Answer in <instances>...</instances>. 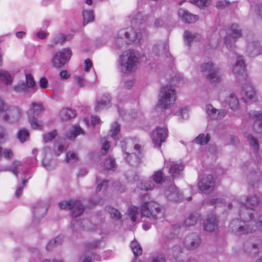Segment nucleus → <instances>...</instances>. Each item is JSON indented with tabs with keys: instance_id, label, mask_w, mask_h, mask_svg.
Returning a JSON list of instances; mask_svg holds the SVG:
<instances>
[{
	"instance_id": "f257e3e1",
	"label": "nucleus",
	"mask_w": 262,
	"mask_h": 262,
	"mask_svg": "<svg viewBox=\"0 0 262 262\" xmlns=\"http://www.w3.org/2000/svg\"><path fill=\"white\" fill-rule=\"evenodd\" d=\"M233 203H238L242 207L239 211V219L233 220L229 225L230 228L237 235L252 233L258 229L262 230V214H253L250 212L259 203V199L256 195L243 196L239 199H234Z\"/></svg>"
},
{
	"instance_id": "f03ea898",
	"label": "nucleus",
	"mask_w": 262,
	"mask_h": 262,
	"mask_svg": "<svg viewBox=\"0 0 262 262\" xmlns=\"http://www.w3.org/2000/svg\"><path fill=\"white\" fill-rule=\"evenodd\" d=\"M131 27L120 30L114 39L115 48H120L126 44H139L142 34H146L145 27L148 17L143 13L139 12L130 16Z\"/></svg>"
},
{
	"instance_id": "7ed1b4c3",
	"label": "nucleus",
	"mask_w": 262,
	"mask_h": 262,
	"mask_svg": "<svg viewBox=\"0 0 262 262\" xmlns=\"http://www.w3.org/2000/svg\"><path fill=\"white\" fill-rule=\"evenodd\" d=\"M144 56L138 51L127 50L119 56L118 67L123 73L131 72L137 69Z\"/></svg>"
},
{
	"instance_id": "20e7f679",
	"label": "nucleus",
	"mask_w": 262,
	"mask_h": 262,
	"mask_svg": "<svg viewBox=\"0 0 262 262\" xmlns=\"http://www.w3.org/2000/svg\"><path fill=\"white\" fill-rule=\"evenodd\" d=\"M136 138H127L121 141L123 151L126 155V162L133 166H138L140 162L141 146Z\"/></svg>"
},
{
	"instance_id": "39448f33",
	"label": "nucleus",
	"mask_w": 262,
	"mask_h": 262,
	"mask_svg": "<svg viewBox=\"0 0 262 262\" xmlns=\"http://www.w3.org/2000/svg\"><path fill=\"white\" fill-rule=\"evenodd\" d=\"M140 213L142 216L152 220L161 219L164 215L160 205L153 201L143 202L140 206Z\"/></svg>"
},
{
	"instance_id": "423d86ee",
	"label": "nucleus",
	"mask_w": 262,
	"mask_h": 262,
	"mask_svg": "<svg viewBox=\"0 0 262 262\" xmlns=\"http://www.w3.org/2000/svg\"><path fill=\"white\" fill-rule=\"evenodd\" d=\"M158 106L166 110L170 108L176 99V92L170 85L163 86L160 91Z\"/></svg>"
},
{
	"instance_id": "0eeeda50",
	"label": "nucleus",
	"mask_w": 262,
	"mask_h": 262,
	"mask_svg": "<svg viewBox=\"0 0 262 262\" xmlns=\"http://www.w3.org/2000/svg\"><path fill=\"white\" fill-rule=\"evenodd\" d=\"M44 110V106L41 102H33L30 104V108L27 112V116L30 125L33 129L37 130L42 129V124L37 118Z\"/></svg>"
},
{
	"instance_id": "6e6552de",
	"label": "nucleus",
	"mask_w": 262,
	"mask_h": 262,
	"mask_svg": "<svg viewBox=\"0 0 262 262\" xmlns=\"http://www.w3.org/2000/svg\"><path fill=\"white\" fill-rule=\"evenodd\" d=\"M201 71L206 75V78L211 83L216 84L222 80V74L219 67L212 62L203 63Z\"/></svg>"
},
{
	"instance_id": "1a4fd4ad",
	"label": "nucleus",
	"mask_w": 262,
	"mask_h": 262,
	"mask_svg": "<svg viewBox=\"0 0 262 262\" xmlns=\"http://www.w3.org/2000/svg\"><path fill=\"white\" fill-rule=\"evenodd\" d=\"M72 51L69 48H63L56 52L51 60L52 67L59 69L65 65L72 56Z\"/></svg>"
},
{
	"instance_id": "9d476101",
	"label": "nucleus",
	"mask_w": 262,
	"mask_h": 262,
	"mask_svg": "<svg viewBox=\"0 0 262 262\" xmlns=\"http://www.w3.org/2000/svg\"><path fill=\"white\" fill-rule=\"evenodd\" d=\"M60 208L63 209H71L72 215L76 217L80 215L83 211V207L81 202L76 200L61 202L59 203Z\"/></svg>"
},
{
	"instance_id": "9b49d317",
	"label": "nucleus",
	"mask_w": 262,
	"mask_h": 262,
	"mask_svg": "<svg viewBox=\"0 0 262 262\" xmlns=\"http://www.w3.org/2000/svg\"><path fill=\"white\" fill-rule=\"evenodd\" d=\"M23 114L21 110L18 107H11L8 106L6 110L1 114L2 119L5 122L13 123L18 121Z\"/></svg>"
},
{
	"instance_id": "f8f14e48",
	"label": "nucleus",
	"mask_w": 262,
	"mask_h": 262,
	"mask_svg": "<svg viewBox=\"0 0 262 262\" xmlns=\"http://www.w3.org/2000/svg\"><path fill=\"white\" fill-rule=\"evenodd\" d=\"M167 129L166 127H157L151 134V138L155 146L159 147L165 141L167 137Z\"/></svg>"
},
{
	"instance_id": "ddd939ff",
	"label": "nucleus",
	"mask_w": 262,
	"mask_h": 262,
	"mask_svg": "<svg viewBox=\"0 0 262 262\" xmlns=\"http://www.w3.org/2000/svg\"><path fill=\"white\" fill-rule=\"evenodd\" d=\"M214 181L212 176L204 175L199 182L198 186L200 190L204 193H209L214 187Z\"/></svg>"
},
{
	"instance_id": "4468645a",
	"label": "nucleus",
	"mask_w": 262,
	"mask_h": 262,
	"mask_svg": "<svg viewBox=\"0 0 262 262\" xmlns=\"http://www.w3.org/2000/svg\"><path fill=\"white\" fill-rule=\"evenodd\" d=\"M201 243V238L195 233H191L186 235L183 240L184 247L189 250L196 249L199 247Z\"/></svg>"
},
{
	"instance_id": "2eb2a0df",
	"label": "nucleus",
	"mask_w": 262,
	"mask_h": 262,
	"mask_svg": "<svg viewBox=\"0 0 262 262\" xmlns=\"http://www.w3.org/2000/svg\"><path fill=\"white\" fill-rule=\"evenodd\" d=\"M231 32L232 37L230 36L225 37L224 43L227 48L230 50L233 47V45L235 42V38L239 37L241 35V30L237 24H233L231 26Z\"/></svg>"
},
{
	"instance_id": "dca6fc26",
	"label": "nucleus",
	"mask_w": 262,
	"mask_h": 262,
	"mask_svg": "<svg viewBox=\"0 0 262 262\" xmlns=\"http://www.w3.org/2000/svg\"><path fill=\"white\" fill-rule=\"evenodd\" d=\"M167 199L171 202H177L182 199L180 190L174 185H171L164 192Z\"/></svg>"
},
{
	"instance_id": "f3484780",
	"label": "nucleus",
	"mask_w": 262,
	"mask_h": 262,
	"mask_svg": "<svg viewBox=\"0 0 262 262\" xmlns=\"http://www.w3.org/2000/svg\"><path fill=\"white\" fill-rule=\"evenodd\" d=\"M165 164L169 167V173L173 178H178L182 175L184 165L182 163L165 161Z\"/></svg>"
},
{
	"instance_id": "a211bd4d",
	"label": "nucleus",
	"mask_w": 262,
	"mask_h": 262,
	"mask_svg": "<svg viewBox=\"0 0 262 262\" xmlns=\"http://www.w3.org/2000/svg\"><path fill=\"white\" fill-rule=\"evenodd\" d=\"M250 119L254 122V128L258 133L262 132V113L255 111L249 113Z\"/></svg>"
},
{
	"instance_id": "6ab92c4d",
	"label": "nucleus",
	"mask_w": 262,
	"mask_h": 262,
	"mask_svg": "<svg viewBox=\"0 0 262 262\" xmlns=\"http://www.w3.org/2000/svg\"><path fill=\"white\" fill-rule=\"evenodd\" d=\"M219 221L216 215L209 214L206 221L204 222V229L209 232L215 231L218 226Z\"/></svg>"
},
{
	"instance_id": "aec40b11",
	"label": "nucleus",
	"mask_w": 262,
	"mask_h": 262,
	"mask_svg": "<svg viewBox=\"0 0 262 262\" xmlns=\"http://www.w3.org/2000/svg\"><path fill=\"white\" fill-rule=\"evenodd\" d=\"M206 111L208 117L211 119H221L226 114L225 110L216 109L212 105L209 104L206 105Z\"/></svg>"
},
{
	"instance_id": "412c9836",
	"label": "nucleus",
	"mask_w": 262,
	"mask_h": 262,
	"mask_svg": "<svg viewBox=\"0 0 262 262\" xmlns=\"http://www.w3.org/2000/svg\"><path fill=\"white\" fill-rule=\"evenodd\" d=\"M178 15L183 21L186 23H194L199 19L198 15L193 14L183 9L179 10Z\"/></svg>"
},
{
	"instance_id": "4be33fe9",
	"label": "nucleus",
	"mask_w": 262,
	"mask_h": 262,
	"mask_svg": "<svg viewBox=\"0 0 262 262\" xmlns=\"http://www.w3.org/2000/svg\"><path fill=\"white\" fill-rule=\"evenodd\" d=\"M112 98L109 94L103 95L102 97L96 101L95 110L99 111L102 109L108 107L110 106Z\"/></svg>"
},
{
	"instance_id": "5701e85b",
	"label": "nucleus",
	"mask_w": 262,
	"mask_h": 262,
	"mask_svg": "<svg viewBox=\"0 0 262 262\" xmlns=\"http://www.w3.org/2000/svg\"><path fill=\"white\" fill-rule=\"evenodd\" d=\"M246 52L249 56L255 57L262 53V48L258 42L252 41L248 43Z\"/></svg>"
},
{
	"instance_id": "b1692460",
	"label": "nucleus",
	"mask_w": 262,
	"mask_h": 262,
	"mask_svg": "<svg viewBox=\"0 0 262 262\" xmlns=\"http://www.w3.org/2000/svg\"><path fill=\"white\" fill-rule=\"evenodd\" d=\"M17 71H12L0 69V81L6 85H10L13 80L14 75L18 72Z\"/></svg>"
},
{
	"instance_id": "393cba45",
	"label": "nucleus",
	"mask_w": 262,
	"mask_h": 262,
	"mask_svg": "<svg viewBox=\"0 0 262 262\" xmlns=\"http://www.w3.org/2000/svg\"><path fill=\"white\" fill-rule=\"evenodd\" d=\"M242 91L248 99L252 101L257 100L255 91L250 82H248L242 85Z\"/></svg>"
},
{
	"instance_id": "a878e982",
	"label": "nucleus",
	"mask_w": 262,
	"mask_h": 262,
	"mask_svg": "<svg viewBox=\"0 0 262 262\" xmlns=\"http://www.w3.org/2000/svg\"><path fill=\"white\" fill-rule=\"evenodd\" d=\"M225 101L232 110L236 111L238 110L239 100L234 92H232L229 94Z\"/></svg>"
},
{
	"instance_id": "bb28decb",
	"label": "nucleus",
	"mask_w": 262,
	"mask_h": 262,
	"mask_svg": "<svg viewBox=\"0 0 262 262\" xmlns=\"http://www.w3.org/2000/svg\"><path fill=\"white\" fill-rule=\"evenodd\" d=\"M73 37V34L66 35L63 33H58L53 37L52 39V44L50 46H52L58 43L62 45L66 41L71 40Z\"/></svg>"
},
{
	"instance_id": "cd10ccee",
	"label": "nucleus",
	"mask_w": 262,
	"mask_h": 262,
	"mask_svg": "<svg viewBox=\"0 0 262 262\" xmlns=\"http://www.w3.org/2000/svg\"><path fill=\"white\" fill-rule=\"evenodd\" d=\"M60 118L63 121H68L76 116V111L68 107L62 108L59 112Z\"/></svg>"
},
{
	"instance_id": "c85d7f7f",
	"label": "nucleus",
	"mask_w": 262,
	"mask_h": 262,
	"mask_svg": "<svg viewBox=\"0 0 262 262\" xmlns=\"http://www.w3.org/2000/svg\"><path fill=\"white\" fill-rule=\"evenodd\" d=\"M245 68V65L243 57L237 56L236 61L232 68L233 72L236 74H242L244 72Z\"/></svg>"
},
{
	"instance_id": "c756f323",
	"label": "nucleus",
	"mask_w": 262,
	"mask_h": 262,
	"mask_svg": "<svg viewBox=\"0 0 262 262\" xmlns=\"http://www.w3.org/2000/svg\"><path fill=\"white\" fill-rule=\"evenodd\" d=\"M101 121L100 118L97 116H87L83 118L80 121L81 124H84L89 127L90 125L93 126H96L97 124H100Z\"/></svg>"
},
{
	"instance_id": "7c9ffc66",
	"label": "nucleus",
	"mask_w": 262,
	"mask_h": 262,
	"mask_svg": "<svg viewBox=\"0 0 262 262\" xmlns=\"http://www.w3.org/2000/svg\"><path fill=\"white\" fill-rule=\"evenodd\" d=\"M184 38L185 43L190 46L193 41H199L201 39V35L198 33H193L188 31H185L184 34Z\"/></svg>"
},
{
	"instance_id": "2f4dec72",
	"label": "nucleus",
	"mask_w": 262,
	"mask_h": 262,
	"mask_svg": "<svg viewBox=\"0 0 262 262\" xmlns=\"http://www.w3.org/2000/svg\"><path fill=\"white\" fill-rule=\"evenodd\" d=\"M225 32L222 30L220 32L215 31L211 36L210 40L211 46L212 48H216L217 45L222 42V36L224 35Z\"/></svg>"
},
{
	"instance_id": "473e14b6",
	"label": "nucleus",
	"mask_w": 262,
	"mask_h": 262,
	"mask_svg": "<svg viewBox=\"0 0 262 262\" xmlns=\"http://www.w3.org/2000/svg\"><path fill=\"white\" fill-rule=\"evenodd\" d=\"M153 52L157 55H160L161 54H166L168 50V46L165 42H161L154 46Z\"/></svg>"
},
{
	"instance_id": "72a5a7b5",
	"label": "nucleus",
	"mask_w": 262,
	"mask_h": 262,
	"mask_svg": "<svg viewBox=\"0 0 262 262\" xmlns=\"http://www.w3.org/2000/svg\"><path fill=\"white\" fill-rule=\"evenodd\" d=\"M200 217V214L197 212H194L190 214L185 220L184 224L186 226H191L194 225L198 222Z\"/></svg>"
},
{
	"instance_id": "f704fd0d",
	"label": "nucleus",
	"mask_w": 262,
	"mask_h": 262,
	"mask_svg": "<svg viewBox=\"0 0 262 262\" xmlns=\"http://www.w3.org/2000/svg\"><path fill=\"white\" fill-rule=\"evenodd\" d=\"M84 130L79 126H75L73 129L66 134V137L70 139H73L80 134H84Z\"/></svg>"
},
{
	"instance_id": "c9c22d12",
	"label": "nucleus",
	"mask_w": 262,
	"mask_h": 262,
	"mask_svg": "<svg viewBox=\"0 0 262 262\" xmlns=\"http://www.w3.org/2000/svg\"><path fill=\"white\" fill-rule=\"evenodd\" d=\"M83 25H85L94 20L93 11L92 10H84L83 11Z\"/></svg>"
},
{
	"instance_id": "e433bc0d",
	"label": "nucleus",
	"mask_w": 262,
	"mask_h": 262,
	"mask_svg": "<svg viewBox=\"0 0 262 262\" xmlns=\"http://www.w3.org/2000/svg\"><path fill=\"white\" fill-rule=\"evenodd\" d=\"M262 247L261 243L260 241L257 242L256 243H253L250 246V247L245 248V250L252 255H255L258 254L259 250Z\"/></svg>"
},
{
	"instance_id": "4c0bfd02",
	"label": "nucleus",
	"mask_w": 262,
	"mask_h": 262,
	"mask_svg": "<svg viewBox=\"0 0 262 262\" xmlns=\"http://www.w3.org/2000/svg\"><path fill=\"white\" fill-rule=\"evenodd\" d=\"M120 132V125L117 122H114L111 126L110 129L111 136L114 139L115 141L119 140V133Z\"/></svg>"
},
{
	"instance_id": "58836bf2",
	"label": "nucleus",
	"mask_w": 262,
	"mask_h": 262,
	"mask_svg": "<svg viewBox=\"0 0 262 262\" xmlns=\"http://www.w3.org/2000/svg\"><path fill=\"white\" fill-rule=\"evenodd\" d=\"M128 214L133 222L137 221V216L139 215V212L138 207L135 206H131L128 208Z\"/></svg>"
},
{
	"instance_id": "ea45409f",
	"label": "nucleus",
	"mask_w": 262,
	"mask_h": 262,
	"mask_svg": "<svg viewBox=\"0 0 262 262\" xmlns=\"http://www.w3.org/2000/svg\"><path fill=\"white\" fill-rule=\"evenodd\" d=\"M21 166V163L20 161H15L13 162L12 166L10 168H4L1 171L9 170L12 172L15 176L18 177V169Z\"/></svg>"
},
{
	"instance_id": "a19ab883",
	"label": "nucleus",
	"mask_w": 262,
	"mask_h": 262,
	"mask_svg": "<svg viewBox=\"0 0 262 262\" xmlns=\"http://www.w3.org/2000/svg\"><path fill=\"white\" fill-rule=\"evenodd\" d=\"M86 80L83 75H75L74 83L79 88H83L86 85Z\"/></svg>"
},
{
	"instance_id": "79ce46f5",
	"label": "nucleus",
	"mask_w": 262,
	"mask_h": 262,
	"mask_svg": "<svg viewBox=\"0 0 262 262\" xmlns=\"http://www.w3.org/2000/svg\"><path fill=\"white\" fill-rule=\"evenodd\" d=\"M175 115L178 116L182 119H187L189 117V110L186 106L181 107L175 113Z\"/></svg>"
},
{
	"instance_id": "37998d69",
	"label": "nucleus",
	"mask_w": 262,
	"mask_h": 262,
	"mask_svg": "<svg viewBox=\"0 0 262 262\" xmlns=\"http://www.w3.org/2000/svg\"><path fill=\"white\" fill-rule=\"evenodd\" d=\"M247 140L249 144L253 147L255 152H257L259 150V144L257 140L252 135L249 134L247 137Z\"/></svg>"
},
{
	"instance_id": "c03bdc74",
	"label": "nucleus",
	"mask_w": 262,
	"mask_h": 262,
	"mask_svg": "<svg viewBox=\"0 0 262 262\" xmlns=\"http://www.w3.org/2000/svg\"><path fill=\"white\" fill-rule=\"evenodd\" d=\"M130 247L134 255L137 256L142 254V249L141 246L137 243L136 241H133L130 244Z\"/></svg>"
},
{
	"instance_id": "a18cd8bd",
	"label": "nucleus",
	"mask_w": 262,
	"mask_h": 262,
	"mask_svg": "<svg viewBox=\"0 0 262 262\" xmlns=\"http://www.w3.org/2000/svg\"><path fill=\"white\" fill-rule=\"evenodd\" d=\"M210 138L209 134H201L195 138V142L201 145L206 144L209 142Z\"/></svg>"
},
{
	"instance_id": "49530a36",
	"label": "nucleus",
	"mask_w": 262,
	"mask_h": 262,
	"mask_svg": "<svg viewBox=\"0 0 262 262\" xmlns=\"http://www.w3.org/2000/svg\"><path fill=\"white\" fill-rule=\"evenodd\" d=\"M63 240V237L62 236H58L56 237L50 241L47 245V250L49 251L54 246L60 244Z\"/></svg>"
},
{
	"instance_id": "de8ad7c7",
	"label": "nucleus",
	"mask_w": 262,
	"mask_h": 262,
	"mask_svg": "<svg viewBox=\"0 0 262 262\" xmlns=\"http://www.w3.org/2000/svg\"><path fill=\"white\" fill-rule=\"evenodd\" d=\"M182 253V249L178 246H175L172 249V254L177 262H181L183 260V257L181 256Z\"/></svg>"
},
{
	"instance_id": "09e8293b",
	"label": "nucleus",
	"mask_w": 262,
	"mask_h": 262,
	"mask_svg": "<svg viewBox=\"0 0 262 262\" xmlns=\"http://www.w3.org/2000/svg\"><path fill=\"white\" fill-rule=\"evenodd\" d=\"M103 166L104 169L114 170L116 167V164L114 159L110 157L105 160Z\"/></svg>"
},
{
	"instance_id": "8fccbe9b",
	"label": "nucleus",
	"mask_w": 262,
	"mask_h": 262,
	"mask_svg": "<svg viewBox=\"0 0 262 262\" xmlns=\"http://www.w3.org/2000/svg\"><path fill=\"white\" fill-rule=\"evenodd\" d=\"M66 162L69 164H73L78 160V156L73 151H69L66 155Z\"/></svg>"
},
{
	"instance_id": "3c124183",
	"label": "nucleus",
	"mask_w": 262,
	"mask_h": 262,
	"mask_svg": "<svg viewBox=\"0 0 262 262\" xmlns=\"http://www.w3.org/2000/svg\"><path fill=\"white\" fill-rule=\"evenodd\" d=\"M155 187V184L152 182L144 181L141 182L140 184L139 188L142 190L148 191L152 190Z\"/></svg>"
},
{
	"instance_id": "603ef678",
	"label": "nucleus",
	"mask_w": 262,
	"mask_h": 262,
	"mask_svg": "<svg viewBox=\"0 0 262 262\" xmlns=\"http://www.w3.org/2000/svg\"><path fill=\"white\" fill-rule=\"evenodd\" d=\"M107 211L110 214L111 216L112 219L115 220H118L120 218V213L118 210L113 208L111 206H107L106 207Z\"/></svg>"
},
{
	"instance_id": "864d4df0",
	"label": "nucleus",
	"mask_w": 262,
	"mask_h": 262,
	"mask_svg": "<svg viewBox=\"0 0 262 262\" xmlns=\"http://www.w3.org/2000/svg\"><path fill=\"white\" fill-rule=\"evenodd\" d=\"M57 135V131L53 130L50 132L44 134L42 135L43 141L45 142H48L55 138Z\"/></svg>"
},
{
	"instance_id": "5fc2aeb1",
	"label": "nucleus",
	"mask_w": 262,
	"mask_h": 262,
	"mask_svg": "<svg viewBox=\"0 0 262 262\" xmlns=\"http://www.w3.org/2000/svg\"><path fill=\"white\" fill-rule=\"evenodd\" d=\"M209 204L214 207H222L225 205V201L221 198L213 199L208 202Z\"/></svg>"
},
{
	"instance_id": "6e6d98bb",
	"label": "nucleus",
	"mask_w": 262,
	"mask_h": 262,
	"mask_svg": "<svg viewBox=\"0 0 262 262\" xmlns=\"http://www.w3.org/2000/svg\"><path fill=\"white\" fill-rule=\"evenodd\" d=\"M18 138L21 142L26 141L29 138V133L26 129H20L18 133Z\"/></svg>"
},
{
	"instance_id": "4d7b16f0",
	"label": "nucleus",
	"mask_w": 262,
	"mask_h": 262,
	"mask_svg": "<svg viewBox=\"0 0 262 262\" xmlns=\"http://www.w3.org/2000/svg\"><path fill=\"white\" fill-rule=\"evenodd\" d=\"M152 179L157 184L161 183L163 181V174L161 170L155 172L152 176Z\"/></svg>"
},
{
	"instance_id": "13d9d810",
	"label": "nucleus",
	"mask_w": 262,
	"mask_h": 262,
	"mask_svg": "<svg viewBox=\"0 0 262 262\" xmlns=\"http://www.w3.org/2000/svg\"><path fill=\"white\" fill-rule=\"evenodd\" d=\"M13 89L17 92H21L26 91L28 89L27 85L25 82H22L18 83L17 85H14Z\"/></svg>"
},
{
	"instance_id": "bf43d9fd",
	"label": "nucleus",
	"mask_w": 262,
	"mask_h": 262,
	"mask_svg": "<svg viewBox=\"0 0 262 262\" xmlns=\"http://www.w3.org/2000/svg\"><path fill=\"white\" fill-rule=\"evenodd\" d=\"M190 2L200 8H202L208 5L209 0H190Z\"/></svg>"
},
{
	"instance_id": "052dcab7",
	"label": "nucleus",
	"mask_w": 262,
	"mask_h": 262,
	"mask_svg": "<svg viewBox=\"0 0 262 262\" xmlns=\"http://www.w3.org/2000/svg\"><path fill=\"white\" fill-rule=\"evenodd\" d=\"M28 88H33L35 84V82L33 76L31 74L26 75V82Z\"/></svg>"
},
{
	"instance_id": "680f3d73",
	"label": "nucleus",
	"mask_w": 262,
	"mask_h": 262,
	"mask_svg": "<svg viewBox=\"0 0 262 262\" xmlns=\"http://www.w3.org/2000/svg\"><path fill=\"white\" fill-rule=\"evenodd\" d=\"M73 222H74V225H73L72 227V229L73 231H75V232H81L83 227L82 226V222L77 221L75 222V221H73Z\"/></svg>"
},
{
	"instance_id": "e2e57ef3",
	"label": "nucleus",
	"mask_w": 262,
	"mask_h": 262,
	"mask_svg": "<svg viewBox=\"0 0 262 262\" xmlns=\"http://www.w3.org/2000/svg\"><path fill=\"white\" fill-rule=\"evenodd\" d=\"M251 10L262 17V4H258L256 6L254 4L251 5Z\"/></svg>"
},
{
	"instance_id": "0e129e2a",
	"label": "nucleus",
	"mask_w": 262,
	"mask_h": 262,
	"mask_svg": "<svg viewBox=\"0 0 262 262\" xmlns=\"http://www.w3.org/2000/svg\"><path fill=\"white\" fill-rule=\"evenodd\" d=\"M49 35L47 31L42 30H38L35 32V36L40 39H43Z\"/></svg>"
},
{
	"instance_id": "69168bd1",
	"label": "nucleus",
	"mask_w": 262,
	"mask_h": 262,
	"mask_svg": "<svg viewBox=\"0 0 262 262\" xmlns=\"http://www.w3.org/2000/svg\"><path fill=\"white\" fill-rule=\"evenodd\" d=\"M84 71L85 72H89L90 69L93 67V63L90 59H86L84 61Z\"/></svg>"
},
{
	"instance_id": "338daca9",
	"label": "nucleus",
	"mask_w": 262,
	"mask_h": 262,
	"mask_svg": "<svg viewBox=\"0 0 262 262\" xmlns=\"http://www.w3.org/2000/svg\"><path fill=\"white\" fill-rule=\"evenodd\" d=\"M39 85L41 89H46L48 87V81L47 79L45 77L40 78L39 81Z\"/></svg>"
},
{
	"instance_id": "774afa93",
	"label": "nucleus",
	"mask_w": 262,
	"mask_h": 262,
	"mask_svg": "<svg viewBox=\"0 0 262 262\" xmlns=\"http://www.w3.org/2000/svg\"><path fill=\"white\" fill-rule=\"evenodd\" d=\"M113 186L115 189L120 192L124 191L125 190L124 187L119 181L115 182L113 184Z\"/></svg>"
}]
</instances>
